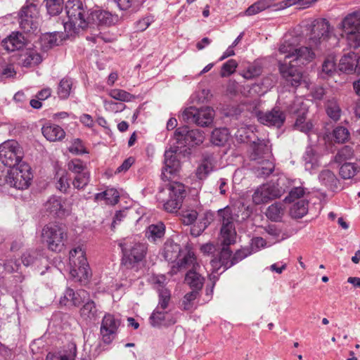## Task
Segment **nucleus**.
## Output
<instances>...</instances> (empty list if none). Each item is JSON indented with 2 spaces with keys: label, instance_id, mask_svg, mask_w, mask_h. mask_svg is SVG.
I'll use <instances>...</instances> for the list:
<instances>
[{
  "label": "nucleus",
  "instance_id": "obj_1",
  "mask_svg": "<svg viewBox=\"0 0 360 360\" xmlns=\"http://www.w3.org/2000/svg\"><path fill=\"white\" fill-rule=\"evenodd\" d=\"M278 50L281 53L287 54L283 62H279V71L282 77L292 86H298L302 79L299 67L307 65L313 59L314 51L307 46L296 49L287 39L281 44Z\"/></svg>",
  "mask_w": 360,
  "mask_h": 360
},
{
  "label": "nucleus",
  "instance_id": "obj_2",
  "mask_svg": "<svg viewBox=\"0 0 360 360\" xmlns=\"http://www.w3.org/2000/svg\"><path fill=\"white\" fill-rule=\"evenodd\" d=\"M68 20L63 22L68 35L78 34L89 27L91 10L82 0H68L65 4Z\"/></svg>",
  "mask_w": 360,
  "mask_h": 360
},
{
  "label": "nucleus",
  "instance_id": "obj_3",
  "mask_svg": "<svg viewBox=\"0 0 360 360\" xmlns=\"http://www.w3.org/2000/svg\"><path fill=\"white\" fill-rule=\"evenodd\" d=\"M162 255L165 260L174 263L172 267V271L174 274L191 266L195 267L196 257L189 244L181 248L179 244L174 243L172 239H168L164 244Z\"/></svg>",
  "mask_w": 360,
  "mask_h": 360
},
{
  "label": "nucleus",
  "instance_id": "obj_4",
  "mask_svg": "<svg viewBox=\"0 0 360 360\" xmlns=\"http://www.w3.org/2000/svg\"><path fill=\"white\" fill-rule=\"evenodd\" d=\"M219 221L221 226L220 235L222 238V244L224 246L220 252V260L223 256L230 257L231 251L229 245L236 242V231L235 227V218L231 207L226 206L217 210Z\"/></svg>",
  "mask_w": 360,
  "mask_h": 360
},
{
  "label": "nucleus",
  "instance_id": "obj_5",
  "mask_svg": "<svg viewBox=\"0 0 360 360\" xmlns=\"http://www.w3.org/2000/svg\"><path fill=\"white\" fill-rule=\"evenodd\" d=\"M69 259L70 274L72 280L82 285H86L92 276V272L84 250L80 246L71 250Z\"/></svg>",
  "mask_w": 360,
  "mask_h": 360
},
{
  "label": "nucleus",
  "instance_id": "obj_6",
  "mask_svg": "<svg viewBox=\"0 0 360 360\" xmlns=\"http://www.w3.org/2000/svg\"><path fill=\"white\" fill-rule=\"evenodd\" d=\"M122 252V264L131 268L141 262L146 257L147 245L131 238L125 239L120 243Z\"/></svg>",
  "mask_w": 360,
  "mask_h": 360
},
{
  "label": "nucleus",
  "instance_id": "obj_7",
  "mask_svg": "<svg viewBox=\"0 0 360 360\" xmlns=\"http://www.w3.org/2000/svg\"><path fill=\"white\" fill-rule=\"evenodd\" d=\"M67 238V232L63 226L58 223H49L42 229L41 239L49 250L60 252Z\"/></svg>",
  "mask_w": 360,
  "mask_h": 360
},
{
  "label": "nucleus",
  "instance_id": "obj_8",
  "mask_svg": "<svg viewBox=\"0 0 360 360\" xmlns=\"http://www.w3.org/2000/svg\"><path fill=\"white\" fill-rule=\"evenodd\" d=\"M32 178L30 166L22 162L11 168L6 176V182L12 187L23 190L30 186Z\"/></svg>",
  "mask_w": 360,
  "mask_h": 360
},
{
  "label": "nucleus",
  "instance_id": "obj_9",
  "mask_svg": "<svg viewBox=\"0 0 360 360\" xmlns=\"http://www.w3.org/2000/svg\"><path fill=\"white\" fill-rule=\"evenodd\" d=\"M214 116V110L210 107L197 108L191 106L184 110L182 119L187 123H193L205 127L212 124Z\"/></svg>",
  "mask_w": 360,
  "mask_h": 360
},
{
  "label": "nucleus",
  "instance_id": "obj_10",
  "mask_svg": "<svg viewBox=\"0 0 360 360\" xmlns=\"http://www.w3.org/2000/svg\"><path fill=\"white\" fill-rule=\"evenodd\" d=\"M167 190L169 198L166 200H162L163 209L167 212L174 213L182 206L184 199L186 195L185 186L178 181H172L168 185Z\"/></svg>",
  "mask_w": 360,
  "mask_h": 360
},
{
  "label": "nucleus",
  "instance_id": "obj_11",
  "mask_svg": "<svg viewBox=\"0 0 360 360\" xmlns=\"http://www.w3.org/2000/svg\"><path fill=\"white\" fill-rule=\"evenodd\" d=\"M174 139L179 147H193L203 143L205 134L201 130L190 129L188 126H182L175 130Z\"/></svg>",
  "mask_w": 360,
  "mask_h": 360
},
{
  "label": "nucleus",
  "instance_id": "obj_12",
  "mask_svg": "<svg viewBox=\"0 0 360 360\" xmlns=\"http://www.w3.org/2000/svg\"><path fill=\"white\" fill-rule=\"evenodd\" d=\"M295 127L308 134L309 144L306 148L303 155V161L304 162L305 169L313 172L315 165V147L312 144L310 132L312 131L313 124L311 122H305V118L303 116H299L295 124Z\"/></svg>",
  "mask_w": 360,
  "mask_h": 360
},
{
  "label": "nucleus",
  "instance_id": "obj_13",
  "mask_svg": "<svg viewBox=\"0 0 360 360\" xmlns=\"http://www.w3.org/2000/svg\"><path fill=\"white\" fill-rule=\"evenodd\" d=\"M121 323L120 314H105L101 323L100 335L105 345L110 344L115 339Z\"/></svg>",
  "mask_w": 360,
  "mask_h": 360
},
{
  "label": "nucleus",
  "instance_id": "obj_14",
  "mask_svg": "<svg viewBox=\"0 0 360 360\" xmlns=\"http://www.w3.org/2000/svg\"><path fill=\"white\" fill-rule=\"evenodd\" d=\"M22 152L18 143L13 141H8L0 145V162L10 168L21 164Z\"/></svg>",
  "mask_w": 360,
  "mask_h": 360
},
{
  "label": "nucleus",
  "instance_id": "obj_15",
  "mask_svg": "<svg viewBox=\"0 0 360 360\" xmlns=\"http://www.w3.org/2000/svg\"><path fill=\"white\" fill-rule=\"evenodd\" d=\"M90 297L89 293L83 289L75 291L70 288H67L60 297L59 303L62 306L79 307L82 303L88 300Z\"/></svg>",
  "mask_w": 360,
  "mask_h": 360
},
{
  "label": "nucleus",
  "instance_id": "obj_16",
  "mask_svg": "<svg viewBox=\"0 0 360 360\" xmlns=\"http://www.w3.org/2000/svg\"><path fill=\"white\" fill-rule=\"evenodd\" d=\"M282 192L274 184H263L257 188L252 195L255 204L260 205L269 200L281 197Z\"/></svg>",
  "mask_w": 360,
  "mask_h": 360
},
{
  "label": "nucleus",
  "instance_id": "obj_17",
  "mask_svg": "<svg viewBox=\"0 0 360 360\" xmlns=\"http://www.w3.org/2000/svg\"><path fill=\"white\" fill-rule=\"evenodd\" d=\"M164 164L161 178L164 181H170L179 172L181 168L180 161L173 151H165Z\"/></svg>",
  "mask_w": 360,
  "mask_h": 360
},
{
  "label": "nucleus",
  "instance_id": "obj_18",
  "mask_svg": "<svg viewBox=\"0 0 360 360\" xmlns=\"http://www.w3.org/2000/svg\"><path fill=\"white\" fill-rule=\"evenodd\" d=\"M176 320L166 310L155 308L149 317V323L154 328L168 327L175 324Z\"/></svg>",
  "mask_w": 360,
  "mask_h": 360
},
{
  "label": "nucleus",
  "instance_id": "obj_19",
  "mask_svg": "<svg viewBox=\"0 0 360 360\" xmlns=\"http://www.w3.org/2000/svg\"><path fill=\"white\" fill-rule=\"evenodd\" d=\"M339 69L347 74L356 72L360 75V56L354 52L345 54L340 60Z\"/></svg>",
  "mask_w": 360,
  "mask_h": 360
},
{
  "label": "nucleus",
  "instance_id": "obj_20",
  "mask_svg": "<svg viewBox=\"0 0 360 360\" xmlns=\"http://www.w3.org/2000/svg\"><path fill=\"white\" fill-rule=\"evenodd\" d=\"M258 119L263 124L280 128L285 120V115L283 111L274 108L268 112L259 114Z\"/></svg>",
  "mask_w": 360,
  "mask_h": 360
},
{
  "label": "nucleus",
  "instance_id": "obj_21",
  "mask_svg": "<svg viewBox=\"0 0 360 360\" xmlns=\"http://www.w3.org/2000/svg\"><path fill=\"white\" fill-rule=\"evenodd\" d=\"M25 45V38L20 32H13L1 41V46L8 52L20 50Z\"/></svg>",
  "mask_w": 360,
  "mask_h": 360
},
{
  "label": "nucleus",
  "instance_id": "obj_22",
  "mask_svg": "<svg viewBox=\"0 0 360 360\" xmlns=\"http://www.w3.org/2000/svg\"><path fill=\"white\" fill-rule=\"evenodd\" d=\"M214 158L212 155L206 154L202 156L200 163L195 170V176L199 180L205 179L214 171Z\"/></svg>",
  "mask_w": 360,
  "mask_h": 360
},
{
  "label": "nucleus",
  "instance_id": "obj_23",
  "mask_svg": "<svg viewBox=\"0 0 360 360\" xmlns=\"http://www.w3.org/2000/svg\"><path fill=\"white\" fill-rule=\"evenodd\" d=\"M113 23V16L110 13L103 10H91L89 26H109Z\"/></svg>",
  "mask_w": 360,
  "mask_h": 360
},
{
  "label": "nucleus",
  "instance_id": "obj_24",
  "mask_svg": "<svg viewBox=\"0 0 360 360\" xmlns=\"http://www.w3.org/2000/svg\"><path fill=\"white\" fill-rule=\"evenodd\" d=\"M340 26L347 35L360 31V11L348 14L342 20Z\"/></svg>",
  "mask_w": 360,
  "mask_h": 360
},
{
  "label": "nucleus",
  "instance_id": "obj_25",
  "mask_svg": "<svg viewBox=\"0 0 360 360\" xmlns=\"http://www.w3.org/2000/svg\"><path fill=\"white\" fill-rule=\"evenodd\" d=\"M45 210L54 217H63L67 212L62 204V200L59 197L53 195L49 198L44 205Z\"/></svg>",
  "mask_w": 360,
  "mask_h": 360
},
{
  "label": "nucleus",
  "instance_id": "obj_26",
  "mask_svg": "<svg viewBox=\"0 0 360 360\" xmlns=\"http://www.w3.org/2000/svg\"><path fill=\"white\" fill-rule=\"evenodd\" d=\"M44 136L49 141H59L65 136L64 129L55 124L46 123L41 128Z\"/></svg>",
  "mask_w": 360,
  "mask_h": 360
},
{
  "label": "nucleus",
  "instance_id": "obj_27",
  "mask_svg": "<svg viewBox=\"0 0 360 360\" xmlns=\"http://www.w3.org/2000/svg\"><path fill=\"white\" fill-rule=\"evenodd\" d=\"M42 61L41 56L34 50H26L19 57V63L25 68L37 65Z\"/></svg>",
  "mask_w": 360,
  "mask_h": 360
},
{
  "label": "nucleus",
  "instance_id": "obj_28",
  "mask_svg": "<svg viewBox=\"0 0 360 360\" xmlns=\"http://www.w3.org/2000/svg\"><path fill=\"white\" fill-rule=\"evenodd\" d=\"M165 233V226L162 222L149 225L145 231V236L152 243H156L163 238Z\"/></svg>",
  "mask_w": 360,
  "mask_h": 360
},
{
  "label": "nucleus",
  "instance_id": "obj_29",
  "mask_svg": "<svg viewBox=\"0 0 360 360\" xmlns=\"http://www.w3.org/2000/svg\"><path fill=\"white\" fill-rule=\"evenodd\" d=\"M198 265L195 262V267L192 266V269L189 270L185 276V281L189 285L192 290H197L198 292L202 289L204 283V277L195 271V266Z\"/></svg>",
  "mask_w": 360,
  "mask_h": 360
},
{
  "label": "nucleus",
  "instance_id": "obj_30",
  "mask_svg": "<svg viewBox=\"0 0 360 360\" xmlns=\"http://www.w3.org/2000/svg\"><path fill=\"white\" fill-rule=\"evenodd\" d=\"M74 81L69 77L63 78L58 86L57 94L60 99L65 100L74 91Z\"/></svg>",
  "mask_w": 360,
  "mask_h": 360
},
{
  "label": "nucleus",
  "instance_id": "obj_31",
  "mask_svg": "<svg viewBox=\"0 0 360 360\" xmlns=\"http://www.w3.org/2000/svg\"><path fill=\"white\" fill-rule=\"evenodd\" d=\"M80 316L85 320L90 321H96L98 316V310L96 308V303L89 299L84 302V305L80 309Z\"/></svg>",
  "mask_w": 360,
  "mask_h": 360
},
{
  "label": "nucleus",
  "instance_id": "obj_32",
  "mask_svg": "<svg viewBox=\"0 0 360 360\" xmlns=\"http://www.w3.org/2000/svg\"><path fill=\"white\" fill-rule=\"evenodd\" d=\"M325 110L327 115L333 120L334 122H337L340 120L342 114V110L338 101L334 98L328 99L325 102Z\"/></svg>",
  "mask_w": 360,
  "mask_h": 360
},
{
  "label": "nucleus",
  "instance_id": "obj_33",
  "mask_svg": "<svg viewBox=\"0 0 360 360\" xmlns=\"http://www.w3.org/2000/svg\"><path fill=\"white\" fill-rule=\"evenodd\" d=\"M19 24L24 32H34L38 29L39 20L29 18L27 14L20 12Z\"/></svg>",
  "mask_w": 360,
  "mask_h": 360
},
{
  "label": "nucleus",
  "instance_id": "obj_34",
  "mask_svg": "<svg viewBox=\"0 0 360 360\" xmlns=\"http://www.w3.org/2000/svg\"><path fill=\"white\" fill-rule=\"evenodd\" d=\"M285 207L281 202H276L269 206L266 211V217L272 221H280L284 214Z\"/></svg>",
  "mask_w": 360,
  "mask_h": 360
},
{
  "label": "nucleus",
  "instance_id": "obj_35",
  "mask_svg": "<svg viewBox=\"0 0 360 360\" xmlns=\"http://www.w3.org/2000/svg\"><path fill=\"white\" fill-rule=\"evenodd\" d=\"M332 29L326 19L316 20V39L319 42L327 40L331 34Z\"/></svg>",
  "mask_w": 360,
  "mask_h": 360
},
{
  "label": "nucleus",
  "instance_id": "obj_36",
  "mask_svg": "<svg viewBox=\"0 0 360 360\" xmlns=\"http://www.w3.org/2000/svg\"><path fill=\"white\" fill-rule=\"evenodd\" d=\"M252 253L251 252V250L248 248V247H245L241 248L240 250H238L236 252V253L233 255V257L231 258L230 261V264L229 265V267L236 264V263L239 262L240 261L243 260V259L246 258L248 256L251 255ZM226 258H229L226 256H223L221 257V260L219 259V263L221 265L225 266L226 269L228 268V262L225 261Z\"/></svg>",
  "mask_w": 360,
  "mask_h": 360
},
{
  "label": "nucleus",
  "instance_id": "obj_37",
  "mask_svg": "<svg viewBox=\"0 0 360 360\" xmlns=\"http://www.w3.org/2000/svg\"><path fill=\"white\" fill-rule=\"evenodd\" d=\"M275 0H259L252 5L250 6L245 10L246 15H253L269 8L271 6H276L274 4Z\"/></svg>",
  "mask_w": 360,
  "mask_h": 360
},
{
  "label": "nucleus",
  "instance_id": "obj_38",
  "mask_svg": "<svg viewBox=\"0 0 360 360\" xmlns=\"http://www.w3.org/2000/svg\"><path fill=\"white\" fill-rule=\"evenodd\" d=\"M199 295V292L197 290H192L186 293L182 298L181 303V309L186 311H194L197 306L195 304V300Z\"/></svg>",
  "mask_w": 360,
  "mask_h": 360
},
{
  "label": "nucleus",
  "instance_id": "obj_39",
  "mask_svg": "<svg viewBox=\"0 0 360 360\" xmlns=\"http://www.w3.org/2000/svg\"><path fill=\"white\" fill-rule=\"evenodd\" d=\"M229 135L227 128H217L212 132L211 141L216 146H223L228 141Z\"/></svg>",
  "mask_w": 360,
  "mask_h": 360
},
{
  "label": "nucleus",
  "instance_id": "obj_40",
  "mask_svg": "<svg viewBox=\"0 0 360 360\" xmlns=\"http://www.w3.org/2000/svg\"><path fill=\"white\" fill-rule=\"evenodd\" d=\"M47 14L56 16L61 13L63 9V0H44Z\"/></svg>",
  "mask_w": 360,
  "mask_h": 360
},
{
  "label": "nucleus",
  "instance_id": "obj_41",
  "mask_svg": "<svg viewBox=\"0 0 360 360\" xmlns=\"http://www.w3.org/2000/svg\"><path fill=\"white\" fill-rule=\"evenodd\" d=\"M354 156V150L350 146H345L339 149L334 157L336 163L341 164L343 162L352 160Z\"/></svg>",
  "mask_w": 360,
  "mask_h": 360
},
{
  "label": "nucleus",
  "instance_id": "obj_42",
  "mask_svg": "<svg viewBox=\"0 0 360 360\" xmlns=\"http://www.w3.org/2000/svg\"><path fill=\"white\" fill-rule=\"evenodd\" d=\"M308 212V202L305 200H300L294 204L290 210V214L295 219L303 217Z\"/></svg>",
  "mask_w": 360,
  "mask_h": 360
},
{
  "label": "nucleus",
  "instance_id": "obj_43",
  "mask_svg": "<svg viewBox=\"0 0 360 360\" xmlns=\"http://www.w3.org/2000/svg\"><path fill=\"white\" fill-rule=\"evenodd\" d=\"M269 153L270 148L269 146L264 141H259L258 143H255L251 159L254 160H259L264 158V155H269Z\"/></svg>",
  "mask_w": 360,
  "mask_h": 360
},
{
  "label": "nucleus",
  "instance_id": "obj_44",
  "mask_svg": "<svg viewBox=\"0 0 360 360\" xmlns=\"http://www.w3.org/2000/svg\"><path fill=\"white\" fill-rule=\"evenodd\" d=\"M262 72V65L259 63L255 62L248 65L245 70H243L240 75L246 79H252L259 76Z\"/></svg>",
  "mask_w": 360,
  "mask_h": 360
},
{
  "label": "nucleus",
  "instance_id": "obj_45",
  "mask_svg": "<svg viewBox=\"0 0 360 360\" xmlns=\"http://www.w3.org/2000/svg\"><path fill=\"white\" fill-rule=\"evenodd\" d=\"M320 182L326 187L333 188L336 187L337 178L330 170L326 169L322 171L319 175Z\"/></svg>",
  "mask_w": 360,
  "mask_h": 360
},
{
  "label": "nucleus",
  "instance_id": "obj_46",
  "mask_svg": "<svg viewBox=\"0 0 360 360\" xmlns=\"http://www.w3.org/2000/svg\"><path fill=\"white\" fill-rule=\"evenodd\" d=\"M157 292L158 295V302L156 308L166 310L171 300L170 290L167 288H160Z\"/></svg>",
  "mask_w": 360,
  "mask_h": 360
},
{
  "label": "nucleus",
  "instance_id": "obj_47",
  "mask_svg": "<svg viewBox=\"0 0 360 360\" xmlns=\"http://www.w3.org/2000/svg\"><path fill=\"white\" fill-rule=\"evenodd\" d=\"M359 167L354 163L346 162L340 168V175L344 179H349L359 172Z\"/></svg>",
  "mask_w": 360,
  "mask_h": 360
},
{
  "label": "nucleus",
  "instance_id": "obj_48",
  "mask_svg": "<svg viewBox=\"0 0 360 360\" xmlns=\"http://www.w3.org/2000/svg\"><path fill=\"white\" fill-rule=\"evenodd\" d=\"M68 168L75 175L82 174V172H89L86 163L78 158H75L70 160L68 164Z\"/></svg>",
  "mask_w": 360,
  "mask_h": 360
},
{
  "label": "nucleus",
  "instance_id": "obj_49",
  "mask_svg": "<svg viewBox=\"0 0 360 360\" xmlns=\"http://www.w3.org/2000/svg\"><path fill=\"white\" fill-rule=\"evenodd\" d=\"M90 172H85L75 175L72 180V185L74 188L81 190L84 189L89 183Z\"/></svg>",
  "mask_w": 360,
  "mask_h": 360
},
{
  "label": "nucleus",
  "instance_id": "obj_50",
  "mask_svg": "<svg viewBox=\"0 0 360 360\" xmlns=\"http://www.w3.org/2000/svg\"><path fill=\"white\" fill-rule=\"evenodd\" d=\"M108 95L113 99L121 102H129L134 98L130 93L123 89H111L109 91Z\"/></svg>",
  "mask_w": 360,
  "mask_h": 360
},
{
  "label": "nucleus",
  "instance_id": "obj_51",
  "mask_svg": "<svg viewBox=\"0 0 360 360\" xmlns=\"http://www.w3.org/2000/svg\"><path fill=\"white\" fill-rule=\"evenodd\" d=\"M315 0H285L278 8H285L291 6H297L299 9L308 8Z\"/></svg>",
  "mask_w": 360,
  "mask_h": 360
},
{
  "label": "nucleus",
  "instance_id": "obj_52",
  "mask_svg": "<svg viewBox=\"0 0 360 360\" xmlns=\"http://www.w3.org/2000/svg\"><path fill=\"white\" fill-rule=\"evenodd\" d=\"M238 67V63L234 59H229L224 63L221 67L220 75L222 77H226L231 75L235 72Z\"/></svg>",
  "mask_w": 360,
  "mask_h": 360
},
{
  "label": "nucleus",
  "instance_id": "obj_53",
  "mask_svg": "<svg viewBox=\"0 0 360 360\" xmlns=\"http://www.w3.org/2000/svg\"><path fill=\"white\" fill-rule=\"evenodd\" d=\"M304 194V189L301 186H295L289 191L288 195L284 198L285 202L290 203L300 198Z\"/></svg>",
  "mask_w": 360,
  "mask_h": 360
},
{
  "label": "nucleus",
  "instance_id": "obj_54",
  "mask_svg": "<svg viewBox=\"0 0 360 360\" xmlns=\"http://www.w3.org/2000/svg\"><path fill=\"white\" fill-rule=\"evenodd\" d=\"M333 137L336 143H344L349 137V131L343 127H338L333 130Z\"/></svg>",
  "mask_w": 360,
  "mask_h": 360
},
{
  "label": "nucleus",
  "instance_id": "obj_55",
  "mask_svg": "<svg viewBox=\"0 0 360 360\" xmlns=\"http://www.w3.org/2000/svg\"><path fill=\"white\" fill-rule=\"evenodd\" d=\"M198 215L197 211L194 210L182 211L181 214V221L185 225H191L196 221Z\"/></svg>",
  "mask_w": 360,
  "mask_h": 360
},
{
  "label": "nucleus",
  "instance_id": "obj_56",
  "mask_svg": "<svg viewBox=\"0 0 360 360\" xmlns=\"http://www.w3.org/2000/svg\"><path fill=\"white\" fill-rule=\"evenodd\" d=\"M103 105L107 111L115 113L123 111L126 107L125 105L122 103L106 100L103 101Z\"/></svg>",
  "mask_w": 360,
  "mask_h": 360
},
{
  "label": "nucleus",
  "instance_id": "obj_57",
  "mask_svg": "<svg viewBox=\"0 0 360 360\" xmlns=\"http://www.w3.org/2000/svg\"><path fill=\"white\" fill-rule=\"evenodd\" d=\"M105 202L109 205H115L119 202L120 195L115 188H108L105 191Z\"/></svg>",
  "mask_w": 360,
  "mask_h": 360
},
{
  "label": "nucleus",
  "instance_id": "obj_58",
  "mask_svg": "<svg viewBox=\"0 0 360 360\" xmlns=\"http://www.w3.org/2000/svg\"><path fill=\"white\" fill-rule=\"evenodd\" d=\"M154 21L153 17L151 15L146 16L135 22V29L138 32L145 31Z\"/></svg>",
  "mask_w": 360,
  "mask_h": 360
},
{
  "label": "nucleus",
  "instance_id": "obj_59",
  "mask_svg": "<svg viewBox=\"0 0 360 360\" xmlns=\"http://www.w3.org/2000/svg\"><path fill=\"white\" fill-rule=\"evenodd\" d=\"M266 245V240L262 237H255L251 240L248 248L251 250L252 253H255L264 248Z\"/></svg>",
  "mask_w": 360,
  "mask_h": 360
},
{
  "label": "nucleus",
  "instance_id": "obj_60",
  "mask_svg": "<svg viewBox=\"0 0 360 360\" xmlns=\"http://www.w3.org/2000/svg\"><path fill=\"white\" fill-rule=\"evenodd\" d=\"M335 70V59L332 56L326 58L322 65V74L330 75Z\"/></svg>",
  "mask_w": 360,
  "mask_h": 360
},
{
  "label": "nucleus",
  "instance_id": "obj_61",
  "mask_svg": "<svg viewBox=\"0 0 360 360\" xmlns=\"http://www.w3.org/2000/svg\"><path fill=\"white\" fill-rule=\"evenodd\" d=\"M20 12L27 14L29 18L39 20V9L36 4H30L22 8Z\"/></svg>",
  "mask_w": 360,
  "mask_h": 360
},
{
  "label": "nucleus",
  "instance_id": "obj_62",
  "mask_svg": "<svg viewBox=\"0 0 360 360\" xmlns=\"http://www.w3.org/2000/svg\"><path fill=\"white\" fill-rule=\"evenodd\" d=\"M348 45L353 49L360 48V31L347 35Z\"/></svg>",
  "mask_w": 360,
  "mask_h": 360
},
{
  "label": "nucleus",
  "instance_id": "obj_63",
  "mask_svg": "<svg viewBox=\"0 0 360 360\" xmlns=\"http://www.w3.org/2000/svg\"><path fill=\"white\" fill-rule=\"evenodd\" d=\"M152 282L154 285V288L158 292L160 288H166L165 285L167 283V277L163 275H156L152 277Z\"/></svg>",
  "mask_w": 360,
  "mask_h": 360
},
{
  "label": "nucleus",
  "instance_id": "obj_64",
  "mask_svg": "<svg viewBox=\"0 0 360 360\" xmlns=\"http://www.w3.org/2000/svg\"><path fill=\"white\" fill-rule=\"evenodd\" d=\"M58 353H60V360H73L76 356V345L72 344L70 346L68 350L59 352Z\"/></svg>",
  "mask_w": 360,
  "mask_h": 360
}]
</instances>
